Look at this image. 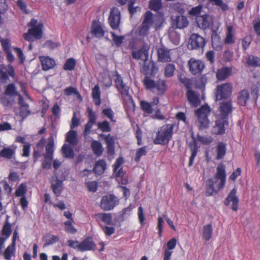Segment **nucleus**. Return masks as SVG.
<instances>
[{
	"label": "nucleus",
	"instance_id": "obj_1",
	"mask_svg": "<svg viewBox=\"0 0 260 260\" xmlns=\"http://www.w3.org/2000/svg\"><path fill=\"white\" fill-rule=\"evenodd\" d=\"M226 177L225 167L221 164L217 167L214 178H209L207 181L206 195L211 196L217 193L224 186Z\"/></svg>",
	"mask_w": 260,
	"mask_h": 260
},
{
	"label": "nucleus",
	"instance_id": "obj_2",
	"mask_svg": "<svg viewBox=\"0 0 260 260\" xmlns=\"http://www.w3.org/2000/svg\"><path fill=\"white\" fill-rule=\"evenodd\" d=\"M161 22L156 18L150 11H146L143 15V19L138 30L140 36L146 37L149 34L151 27L157 30L161 26Z\"/></svg>",
	"mask_w": 260,
	"mask_h": 260
},
{
	"label": "nucleus",
	"instance_id": "obj_3",
	"mask_svg": "<svg viewBox=\"0 0 260 260\" xmlns=\"http://www.w3.org/2000/svg\"><path fill=\"white\" fill-rule=\"evenodd\" d=\"M175 124H166L158 130L154 143L155 144L165 145L168 144L173 135Z\"/></svg>",
	"mask_w": 260,
	"mask_h": 260
},
{
	"label": "nucleus",
	"instance_id": "obj_4",
	"mask_svg": "<svg viewBox=\"0 0 260 260\" xmlns=\"http://www.w3.org/2000/svg\"><path fill=\"white\" fill-rule=\"evenodd\" d=\"M211 110L208 105H203L195 111V115L197 117V123L200 129H204L208 128L210 122L208 118Z\"/></svg>",
	"mask_w": 260,
	"mask_h": 260
},
{
	"label": "nucleus",
	"instance_id": "obj_5",
	"mask_svg": "<svg viewBox=\"0 0 260 260\" xmlns=\"http://www.w3.org/2000/svg\"><path fill=\"white\" fill-rule=\"evenodd\" d=\"M191 137L192 139V142H190L189 144V148L191 151V155L189 157L188 162V166L189 167L192 165L194 159L197 156L198 151L199 147L198 146L197 141L205 145L210 144L213 141V139L211 137L202 136L199 134L197 136V139L193 135Z\"/></svg>",
	"mask_w": 260,
	"mask_h": 260
},
{
	"label": "nucleus",
	"instance_id": "obj_6",
	"mask_svg": "<svg viewBox=\"0 0 260 260\" xmlns=\"http://www.w3.org/2000/svg\"><path fill=\"white\" fill-rule=\"evenodd\" d=\"M119 203V200L114 194H110L102 197L100 207L104 211L112 210Z\"/></svg>",
	"mask_w": 260,
	"mask_h": 260
},
{
	"label": "nucleus",
	"instance_id": "obj_7",
	"mask_svg": "<svg viewBox=\"0 0 260 260\" xmlns=\"http://www.w3.org/2000/svg\"><path fill=\"white\" fill-rule=\"evenodd\" d=\"M233 110V103L231 100L220 102L217 110L218 117L229 120V117Z\"/></svg>",
	"mask_w": 260,
	"mask_h": 260
},
{
	"label": "nucleus",
	"instance_id": "obj_8",
	"mask_svg": "<svg viewBox=\"0 0 260 260\" xmlns=\"http://www.w3.org/2000/svg\"><path fill=\"white\" fill-rule=\"evenodd\" d=\"M232 91V86L230 83H224L217 87L216 93V100H222L228 99L231 96Z\"/></svg>",
	"mask_w": 260,
	"mask_h": 260
},
{
	"label": "nucleus",
	"instance_id": "obj_9",
	"mask_svg": "<svg viewBox=\"0 0 260 260\" xmlns=\"http://www.w3.org/2000/svg\"><path fill=\"white\" fill-rule=\"evenodd\" d=\"M43 27V24L39 23L37 26L29 28L27 32L23 35L24 39L29 42H31L33 40L32 37L36 39H40L42 36Z\"/></svg>",
	"mask_w": 260,
	"mask_h": 260
},
{
	"label": "nucleus",
	"instance_id": "obj_10",
	"mask_svg": "<svg viewBox=\"0 0 260 260\" xmlns=\"http://www.w3.org/2000/svg\"><path fill=\"white\" fill-rule=\"evenodd\" d=\"M121 19L120 12L117 8L111 9L108 22L111 27L116 30L118 28Z\"/></svg>",
	"mask_w": 260,
	"mask_h": 260
},
{
	"label": "nucleus",
	"instance_id": "obj_11",
	"mask_svg": "<svg viewBox=\"0 0 260 260\" xmlns=\"http://www.w3.org/2000/svg\"><path fill=\"white\" fill-rule=\"evenodd\" d=\"M90 34L92 38H101L105 34L103 24L98 20H93L92 22Z\"/></svg>",
	"mask_w": 260,
	"mask_h": 260
},
{
	"label": "nucleus",
	"instance_id": "obj_12",
	"mask_svg": "<svg viewBox=\"0 0 260 260\" xmlns=\"http://www.w3.org/2000/svg\"><path fill=\"white\" fill-rule=\"evenodd\" d=\"M237 190L233 188L231 190L226 198L224 201V204L228 206L232 202L231 208L234 211H237L238 209L239 200L236 195Z\"/></svg>",
	"mask_w": 260,
	"mask_h": 260
},
{
	"label": "nucleus",
	"instance_id": "obj_13",
	"mask_svg": "<svg viewBox=\"0 0 260 260\" xmlns=\"http://www.w3.org/2000/svg\"><path fill=\"white\" fill-rule=\"evenodd\" d=\"M206 44L205 39L198 34H192L189 39V46L192 49H202Z\"/></svg>",
	"mask_w": 260,
	"mask_h": 260
},
{
	"label": "nucleus",
	"instance_id": "obj_14",
	"mask_svg": "<svg viewBox=\"0 0 260 260\" xmlns=\"http://www.w3.org/2000/svg\"><path fill=\"white\" fill-rule=\"evenodd\" d=\"M95 221L98 222L99 225L101 228V226H104L103 223L107 225H113L112 222V214L109 213H98L93 215Z\"/></svg>",
	"mask_w": 260,
	"mask_h": 260
},
{
	"label": "nucleus",
	"instance_id": "obj_15",
	"mask_svg": "<svg viewBox=\"0 0 260 260\" xmlns=\"http://www.w3.org/2000/svg\"><path fill=\"white\" fill-rule=\"evenodd\" d=\"M116 79H115V86L118 91L121 94L128 96L129 95V87L124 83L123 79L117 72H116Z\"/></svg>",
	"mask_w": 260,
	"mask_h": 260
},
{
	"label": "nucleus",
	"instance_id": "obj_16",
	"mask_svg": "<svg viewBox=\"0 0 260 260\" xmlns=\"http://www.w3.org/2000/svg\"><path fill=\"white\" fill-rule=\"evenodd\" d=\"M87 112L88 113V121L85 124L84 130V136L85 137L89 134L91 128L96 123V116L91 108L88 107L87 109Z\"/></svg>",
	"mask_w": 260,
	"mask_h": 260
},
{
	"label": "nucleus",
	"instance_id": "obj_17",
	"mask_svg": "<svg viewBox=\"0 0 260 260\" xmlns=\"http://www.w3.org/2000/svg\"><path fill=\"white\" fill-rule=\"evenodd\" d=\"M229 124V120L218 117L215 121V125L213 127L214 133L218 135H221L225 132V126Z\"/></svg>",
	"mask_w": 260,
	"mask_h": 260
},
{
	"label": "nucleus",
	"instance_id": "obj_18",
	"mask_svg": "<svg viewBox=\"0 0 260 260\" xmlns=\"http://www.w3.org/2000/svg\"><path fill=\"white\" fill-rule=\"evenodd\" d=\"M149 50V47L146 45H144L138 50L132 52V57L136 59L148 60Z\"/></svg>",
	"mask_w": 260,
	"mask_h": 260
},
{
	"label": "nucleus",
	"instance_id": "obj_19",
	"mask_svg": "<svg viewBox=\"0 0 260 260\" xmlns=\"http://www.w3.org/2000/svg\"><path fill=\"white\" fill-rule=\"evenodd\" d=\"M78 246L79 251L81 252L92 250L96 247V244L90 237L85 238L82 242H80Z\"/></svg>",
	"mask_w": 260,
	"mask_h": 260
},
{
	"label": "nucleus",
	"instance_id": "obj_20",
	"mask_svg": "<svg viewBox=\"0 0 260 260\" xmlns=\"http://www.w3.org/2000/svg\"><path fill=\"white\" fill-rule=\"evenodd\" d=\"M189 70L193 75L201 73L204 68V64L200 60L191 58L188 62Z\"/></svg>",
	"mask_w": 260,
	"mask_h": 260
},
{
	"label": "nucleus",
	"instance_id": "obj_21",
	"mask_svg": "<svg viewBox=\"0 0 260 260\" xmlns=\"http://www.w3.org/2000/svg\"><path fill=\"white\" fill-rule=\"evenodd\" d=\"M15 75L13 67L9 64L8 66L7 72L0 69V82L2 83L5 84L9 81V76L14 77Z\"/></svg>",
	"mask_w": 260,
	"mask_h": 260
},
{
	"label": "nucleus",
	"instance_id": "obj_22",
	"mask_svg": "<svg viewBox=\"0 0 260 260\" xmlns=\"http://www.w3.org/2000/svg\"><path fill=\"white\" fill-rule=\"evenodd\" d=\"M186 97L190 105L192 107H197L201 104L200 96L191 89L187 90Z\"/></svg>",
	"mask_w": 260,
	"mask_h": 260
},
{
	"label": "nucleus",
	"instance_id": "obj_23",
	"mask_svg": "<svg viewBox=\"0 0 260 260\" xmlns=\"http://www.w3.org/2000/svg\"><path fill=\"white\" fill-rule=\"evenodd\" d=\"M42 69L43 71H48L54 67L55 66V60L48 56H40Z\"/></svg>",
	"mask_w": 260,
	"mask_h": 260
},
{
	"label": "nucleus",
	"instance_id": "obj_24",
	"mask_svg": "<svg viewBox=\"0 0 260 260\" xmlns=\"http://www.w3.org/2000/svg\"><path fill=\"white\" fill-rule=\"evenodd\" d=\"M188 25V21L186 17L184 16H178L172 22V25L175 28L182 29L187 27Z\"/></svg>",
	"mask_w": 260,
	"mask_h": 260
},
{
	"label": "nucleus",
	"instance_id": "obj_25",
	"mask_svg": "<svg viewBox=\"0 0 260 260\" xmlns=\"http://www.w3.org/2000/svg\"><path fill=\"white\" fill-rule=\"evenodd\" d=\"M196 21L198 26L203 29L208 28L210 26V16L208 14L198 16Z\"/></svg>",
	"mask_w": 260,
	"mask_h": 260
},
{
	"label": "nucleus",
	"instance_id": "obj_26",
	"mask_svg": "<svg viewBox=\"0 0 260 260\" xmlns=\"http://www.w3.org/2000/svg\"><path fill=\"white\" fill-rule=\"evenodd\" d=\"M18 102L20 107V115L22 118H26L30 113L28 105L24 102L23 98L21 95L18 98Z\"/></svg>",
	"mask_w": 260,
	"mask_h": 260
},
{
	"label": "nucleus",
	"instance_id": "obj_27",
	"mask_svg": "<svg viewBox=\"0 0 260 260\" xmlns=\"http://www.w3.org/2000/svg\"><path fill=\"white\" fill-rule=\"evenodd\" d=\"M105 141L107 144V154L113 156L115 154V140L110 134L105 137Z\"/></svg>",
	"mask_w": 260,
	"mask_h": 260
},
{
	"label": "nucleus",
	"instance_id": "obj_28",
	"mask_svg": "<svg viewBox=\"0 0 260 260\" xmlns=\"http://www.w3.org/2000/svg\"><path fill=\"white\" fill-rule=\"evenodd\" d=\"M232 69L229 67H223L217 71L216 77L218 80L223 81L228 78L232 74Z\"/></svg>",
	"mask_w": 260,
	"mask_h": 260
},
{
	"label": "nucleus",
	"instance_id": "obj_29",
	"mask_svg": "<svg viewBox=\"0 0 260 260\" xmlns=\"http://www.w3.org/2000/svg\"><path fill=\"white\" fill-rule=\"evenodd\" d=\"M107 164L104 159H99L96 161L93 169L94 173L101 175L104 173L106 169Z\"/></svg>",
	"mask_w": 260,
	"mask_h": 260
},
{
	"label": "nucleus",
	"instance_id": "obj_30",
	"mask_svg": "<svg viewBox=\"0 0 260 260\" xmlns=\"http://www.w3.org/2000/svg\"><path fill=\"white\" fill-rule=\"evenodd\" d=\"M216 160H220L222 159L226 154V144L224 142H220L216 146Z\"/></svg>",
	"mask_w": 260,
	"mask_h": 260
},
{
	"label": "nucleus",
	"instance_id": "obj_31",
	"mask_svg": "<svg viewBox=\"0 0 260 260\" xmlns=\"http://www.w3.org/2000/svg\"><path fill=\"white\" fill-rule=\"evenodd\" d=\"M157 54L158 59L159 61L165 62L171 61L169 51L165 48H159L157 50Z\"/></svg>",
	"mask_w": 260,
	"mask_h": 260
},
{
	"label": "nucleus",
	"instance_id": "obj_32",
	"mask_svg": "<svg viewBox=\"0 0 260 260\" xmlns=\"http://www.w3.org/2000/svg\"><path fill=\"white\" fill-rule=\"evenodd\" d=\"M249 99V92L246 89H243L240 91L238 95V103L239 105L246 106L247 101Z\"/></svg>",
	"mask_w": 260,
	"mask_h": 260
},
{
	"label": "nucleus",
	"instance_id": "obj_33",
	"mask_svg": "<svg viewBox=\"0 0 260 260\" xmlns=\"http://www.w3.org/2000/svg\"><path fill=\"white\" fill-rule=\"evenodd\" d=\"M101 91L98 85H95L92 89V97L95 105L100 106L101 103Z\"/></svg>",
	"mask_w": 260,
	"mask_h": 260
},
{
	"label": "nucleus",
	"instance_id": "obj_34",
	"mask_svg": "<svg viewBox=\"0 0 260 260\" xmlns=\"http://www.w3.org/2000/svg\"><path fill=\"white\" fill-rule=\"evenodd\" d=\"M143 82L146 89L152 92L155 91L156 82L154 80L146 76L144 78Z\"/></svg>",
	"mask_w": 260,
	"mask_h": 260
},
{
	"label": "nucleus",
	"instance_id": "obj_35",
	"mask_svg": "<svg viewBox=\"0 0 260 260\" xmlns=\"http://www.w3.org/2000/svg\"><path fill=\"white\" fill-rule=\"evenodd\" d=\"M91 147L93 153L98 156L102 155L103 148L101 143L96 140H93L91 143Z\"/></svg>",
	"mask_w": 260,
	"mask_h": 260
},
{
	"label": "nucleus",
	"instance_id": "obj_36",
	"mask_svg": "<svg viewBox=\"0 0 260 260\" xmlns=\"http://www.w3.org/2000/svg\"><path fill=\"white\" fill-rule=\"evenodd\" d=\"M213 233V228L211 224L205 225L203 228V238L206 241L211 239Z\"/></svg>",
	"mask_w": 260,
	"mask_h": 260
},
{
	"label": "nucleus",
	"instance_id": "obj_37",
	"mask_svg": "<svg viewBox=\"0 0 260 260\" xmlns=\"http://www.w3.org/2000/svg\"><path fill=\"white\" fill-rule=\"evenodd\" d=\"M15 150L10 147H4L0 151V157L11 159L15 155Z\"/></svg>",
	"mask_w": 260,
	"mask_h": 260
},
{
	"label": "nucleus",
	"instance_id": "obj_38",
	"mask_svg": "<svg viewBox=\"0 0 260 260\" xmlns=\"http://www.w3.org/2000/svg\"><path fill=\"white\" fill-rule=\"evenodd\" d=\"M66 141L70 144L75 145L78 143L77 133L73 130H70L67 133Z\"/></svg>",
	"mask_w": 260,
	"mask_h": 260
},
{
	"label": "nucleus",
	"instance_id": "obj_39",
	"mask_svg": "<svg viewBox=\"0 0 260 260\" xmlns=\"http://www.w3.org/2000/svg\"><path fill=\"white\" fill-rule=\"evenodd\" d=\"M247 66L251 67H260V58L254 55H249L246 58Z\"/></svg>",
	"mask_w": 260,
	"mask_h": 260
},
{
	"label": "nucleus",
	"instance_id": "obj_40",
	"mask_svg": "<svg viewBox=\"0 0 260 260\" xmlns=\"http://www.w3.org/2000/svg\"><path fill=\"white\" fill-rule=\"evenodd\" d=\"M74 221H66L63 222L65 232L70 234L74 235L77 233V229L73 225Z\"/></svg>",
	"mask_w": 260,
	"mask_h": 260
},
{
	"label": "nucleus",
	"instance_id": "obj_41",
	"mask_svg": "<svg viewBox=\"0 0 260 260\" xmlns=\"http://www.w3.org/2000/svg\"><path fill=\"white\" fill-rule=\"evenodd\" d=\"M167 89L166 81L159 80L156 82L155 91L158 94H164Z\"/></svg>",
	"mask_w": 260,
	"mask_h": 260
},
{
	"label": "nucleus",
	"instance_id": "obj_42",
	"mask_svg": "<svg viewBox=\"0 0 260 260\" xmlns=\"http://www.w3.org/2000/svg\"><path fill=\"white\" fill-rule=\"evenodd\" d=\"M224 43L228 44H233L235 43L234 38L233 28L232 26H229L227 27L226 37L224 39Z\"/></svg>",
	"mask_w": 260,
	"mask_h": 260
},
{
	"label": "nucleus",
	"instance_id": "obj_43",
	"mask_svg": "<svg viewBox=\"0 0 260 260\" xmlns=\"http://www.w3.org/2000/svg\"><path fill=\"white\" fill-rule=\"evenodd\" d=\"M149 8L154 11H158L162 7L161 0H150L148 4Z\"/></svg>",
	"mask_w": 260,
	"mask_h": 260
},
{
	"label": "nucleus",
	"instance_id": "obj_44",
	"mask_svg": "<svg viewBox=\"0 0 260 260\" xmlns=\"http://www.w3.org/2000/svg\"><path fill=\"white\" fill-rule=\"evenodd\" d=\"M62 181L58 179L56 180L55 183H51L52 191L57 197H58L62 192Z\"/></svg>",
	"mask_w": 260,
	"mask_h": 260
},
{
	"label": "nucleus",
	"instance_id": "obj_45",
	"mask_svg": "<svg viewBox=\"0 0 260 260\" xmlns=\"http://www.w3.org/2000/svg\"><path fill=\"white\" fill-rule=\"evenodd\" d=\"M76 65L75 59L73 58H70L66 60L63 69L65 71H73L75 69Z\"/></svg>",
	"mask_w": 260,
	"mask_h": 260
},
{
	"label": "nucleus",
	"instance_id": "obj_46",
	"mask_svg": "<svg viewBox=\"0 0 260 260\" xmlns=\"http://www.w3.org/2000/svg\"><path fill=\"white\" fill-rule=\"evenodd\" d=\"M62 153L67 158H73L74 152L73 149L68 145L64 144L62 147Z\"/></svg>",
	"mask_w": 260,
	"mask_h": 260
},
{
	"label": "nucleus",
	"instance_id": "obj_47",
	"mask_svg": "<svg viewBox=\"0 0 260 260\" xmlns=\"http://www.w3.org/2000/svg\"><path fill=\"white\" fill-rule=\"evenodd\" d=\"M179 80L184 85L187 90L191 89L192 82L190 79L186 78L183 75H180L179 77Z\"/></svg>",
	"mask_w": 260,
	"mask_h": 260
},
{
	"label": "nucleus",
	"instance_id": "obj_48",
	"mask_svg": "<svg viewBox=\"0 0 260 260\" xmlns=\"http://www.w3.org/2000/svg\"><path fill=\"white\" fill-rule=\"evenodd\" d=\"M141 109L147 114H151L153 112L152 105L145 101H142L140 102Z\"/></svg>",
	"mask_w": 260,
	"mask_h": 260
},
{
	"label": "nucleus",
	"instance_id": "obj_49",
	"mask_svg": "<svg viewBox=\"0 0 260 260\" xmlns=\"http://www.w3.org/2000/svg\"><path fill=\"white\" fill-rule=\"evenodd\" d=\"M16 246L11 245L8 246L5 249L4 255V257L7 260L11 259L12 256L14 255L15 251Z\"/></svg>",
	"mask_w": 260,
	"mask_h": 260
},
{
	"label": "nucleus",
	"instance_id": "obj_50",
	"mask_svg": "<svg viewBox=\"0 0 260 260\" xmlns=\"http://www.w3.org/2000/svg\"><path fill=\"white\" fill-rule=\"evenodd\" d=\"M147 149L146 146H143L139 148L136 153L135 161L138 162L140 161L141 158L143 156H145L147 154Z\"/></svg>",
	"mask_w": 260,
	"mask_h": 260
},
{
	"label": "nucleus",
	"instance_id": "obj_51",
	"mask_svg": "<svg viewBox=\"0 0 260 260\" xmlns=\"http://www.w3.org/2000/svg\"><path fill=\"white\" fill-rule=\"evenodd\" d=\"M144 63L141 69V72L142 74L147 75L149 73L150 66L151 65L152 67L154 66V63L148 61V60H143Z\"/></svg>",
	"mask_w": 260,
	"mask_h": 260
},
{
	"label": "nucleus",
	"instance_id": "obj_52",
	"mask_svg": "<svg viewBox=\"0 0 260 260\" xmlns=\"http://www.w3.org/2000/svg\"><path fill=\"white\" fill-rule=\"evenodd\" d=\"M97 126L98 128L103 132H110L111 131L110 123L107 120L98 122Z\"/></svg>",
	"mask_w": 260,
	"mask_h": 260
},
{
	"label": "nucleus",
	"instance_id": "obj_53",
	"mask_svg": "<svg viewBox=\"0 0 260 260\" xmlns=\"http://www.w3.org/2000/svg\"><path fill=\"white\" fill-rule=\"evenodd\" d=\"M175 70V67L173 63L168 64L165 69V76L167 78H170L174 75Z\"/></svg>",
	"mask_w": 260,
	"mask_h": 260
},
{
	"label": "nucleus",
	"instance_id": "obj_54",
	"mask_svg": "<svg viewBox=\"0 0 260 260\" xmlns=\"http://www.w3.org/2000/svg\"><path fill=\"white\" fill-rule=\"evenodd\" d=\"M26 187L24 183H21L15 190V196L17 197H25Z\"/></svg>",
	"mask_w": 260,
	"mask_h": 260
},
{
	"label": "nucleus",
	"instance_id": "obj_55",
	"mask_svg": "<svg viewBox=\"0 0 260 260\" xmlns=\"http://www.w3.org/2000/svg\"><path fill=\"white\" fill-rule=\"evenodd\" d=\"M44 160L42 162V168L45 169H49L51 168L53 156L44 155Z\"/></svg>",
	"mask_w": 260,
	"mask_h": 260
},
{
	"label": "nucleus",
	"instance_id": "obj_56",
	"mask_svg": "<svg viewBox=\"0 0 260 260\" xmlns=\"http://www.w3.org/2000/svg\"><path fill=\"white\" fill-rule=\"evenodd\" d=\"M17 93L16 87L14 84L11 83L7 86L5 91V94L6 95L13 96Z\"/></svg>",
	"mask_w": 260,
	"mask_h": 260
},
{
	"label": "nucleus",
	"instance_id": "obj_57",
	"mask_svg": "<svg viewBox=\"0 0 260 260\" xmlns=\"http://www.w3.org/2000/svg\"><path fill=\"white\" fill-rule=\"evenodd\" d=\"M111 35L113 41L114 42L115 45L117 47L120 46L123 43V40H124V36H118L116 35V34L114 32H111Z\"/></svg>",
	"mask_w": 260,
	"mask_h": 260
},
{
	"label": "nucleus",
	"instance_id": "obj_58",
	"mask_svg": "<svg viewBox=\"0 0 260 260\" xmlns=\"http://www.w3.org/2000/svg\"><path fill=\"white\" fill-rule=\"evenodd\" d=\"M54 142L53 140L49 141L46 146V153L44 155L53 156L54 152Z\"/></svg>",
	"mask_w": 260,
	"mask_h": 260
},
{
	"label": "nucleus",
	"instance_id": "obj_59",
	"mask_svg": "<svg viewBox=\"0 0 260 260\" xmlns=\"http://www.w3.org/2000/svg\"><path fill=\"white\" fill-rule=\"evenodd\" d=\"M101 228L106 236H111L115 231V228L112 226H101Z\"/></svg>",
	"mask_w": 260,
	"mask_h": 260
},
{
	"label": "nucleus",
	"instance_id": "obj_60",
	"mask_svg": "<svg viewBox=\"0 0 260 260\" xmlns=\"http://www.w3.org/2000/svg\"><path fill=\"white\" fill-rule=\"evenodd\" d=\"M59 240L58 237L54 235H49L46 237L45 245H49L56 243Z\"/></svg>",
	"mask_w": 260,
	"mask_h": 260
},
{
	"label": "nucleus",
	"instance_id": "obj_61",
	"mask_svg": "<svg viewBox=\"0 0 260 260\" xmlns=\"http://www.w3.org/2000/svg\"><path fill=\"white\" fill-rule=\"evenodd\" d=\"M102 113L108 117L111 121L115 122L114 119V112L111 108H107L103 110Z\"/></svg>",
	"mask_w": 260,
	"mask_h": 260
},
{
	"label": "nucleus",
	"instance_id": "obj_62",
	"mask_svg": "<svg viewBox=\"0 0 260 260\" xmlns=\"http://www.w3.org/2000/svg\"><path fill=\"white\" fill-rule=\"evenodd\" d=\"M138 216L139 220V222L141 225L144 224L145 221V215L144 213L143 209L142 206H140L138 209Z\"/></svg>",
	"mask_w": 260,
	"mask_h": 260
},
{
	"label": "nucleus",
	"instance_id": "obj_63",
	"mask_svg": "<svg viewBox=\"0 0 260 260\" xmlns=\"http://www.w3.org/2000/svg\"><path fill=\"white\" fill-rule=\"evenodd\" d=\"M12 233L11 225L9 223H6L4 225L2 229V234L7 237L10 236Z\"/></svg>",
	"mask_w": 260,
	"mask_h": 260
},
{
	"label": "nucleus",
	"instance_id": "obj_64",
	"mask_svg": "<svg viewBox=\"0 0 260 260\" xmlns=\"http://www.w3.org/2000/svg\"><path fill=\"white\" fill-rule=\"evenodd\" d=\"M17 5L23 13L25 14L29 13V10L27 9L26 4L22 0H18Z\"/></svg>",
	"mask_w": 260,
	"mask_h": 260
}]
</instances>
